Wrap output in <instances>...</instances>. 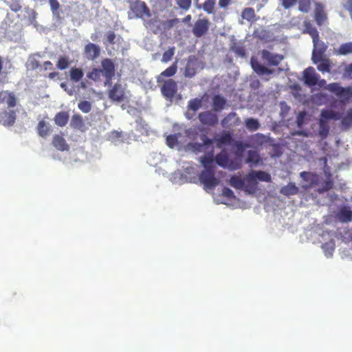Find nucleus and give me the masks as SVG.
Here are the masks:
<instances>
[{"mask_svg":"<svg viewBox=\"0 0 352 352\" xmlns=\"http://www.w3.org/2000/svg\"><path fill=\"white\" fill-rule=\"evenodd\" d=\"M52 144L56 149L61 151H68L69 149V144H67L65 138L60 135H55L53 137Z\"/></svg>","mask_w":352,"mask_h":352,"instance_id":"25","label":"nucleus"},{"mask_svg":"<svg viewBox=\"0 0 352 352\" xmlns=\"http://www.w3.org/2000/svg\"><path fill=\"white\" fill-rule=\"evenodd\" d=\"M85 54L87 59L94 60L100 56V47L96 44L89 43L85 47Z\"/></svg>","mask_w":352,"mask_h":352,"instance_id":"19","label":"nucleus"},{"mask_svg":"<svg viewBox=\"0 0 352 352\" xmlns=\"http://www.w3.org/2000/svg\"><path fill=\"white\" fill-rule=\"evenodd\" d=\"M320 76L316 72L314 68L309 67L303 72L304 84L309 87L316 85Z\"/></svg>","mask_w":352,"mask_h":352,"instance_id":"10","label":"nucleus"},{"mask_svg":"<svg viewBox=\"0 0 352 352\" xmlns=\"http://www.w3.org/2000/svg\"><path fill=\"white\" fill-rule=\"evenodd\" d=\"M6 4L9 6L10 10L13 12H19L21 10L22 7L19 4V0H11L6 1Z\"/></svg>","mask_w":352,"mask_h":352,"instance_id":"56","label":"nucleus"},{"mask_svg":"<svg viewBox=\"0 0 352 352\" xmlns=\"http://www.w3.org/2000/svg\"><path fill=\"white\" fill-rule=\"evenodd\" d=\"M340 118L341 114L338 111L330 109L321 110L318 120V135L321 139H325L329 133V122L332 120H338Z\"/></svg>","mask_w":352,"mask_h":352,"instance_id":"2","label":"nucleus"},{"mask_svg":"<svg viewBox=\"0 0 352 352\" xmlns=\"http://www.w3.org/2000/svg\"><path fill=\"white\" fill-rule=\"evenodd\" d=\"M70 126L74 129L82 131L85 129V125L82 116L78 113L73 115L70 121Z\"/></svg>","mask_w":352,"mask_h":352,"instance_id":"28","label":"nucleus"},{"mask_svg":"<svg viewBox=\"0 0 352 352\" xmlns=\"http://www.w3.org/2000/svg\"><path fill=\"white\" fill-rule=\"evenodd\" d=\"M4 94L5 96H3V98H5V102L8 107H14L16 106V98L15 96V95L12 93V92H10L8 91H4Z\"/></svg>","mask_w":352,"mask_h":352,"instance_id":"39","label":"nucleus"},{"mask_svg":"<svg viewBox=\"0 0 352 352\" xmlns=\"http://www.w3.org/2000/svg\"><path fill=\"white\" fill-rule=\"evenodd\" d=\"M69 118V116L68 112L60 111L56 114L54 117V122L56 125L63 127L67 124Z\"/></svg>","mask_w":352,"mask_h":352,"instance_id":"34","label":"nucleus"},{"mask_svg":"<svg viewBox=\"0 0 352 352\" xmlns=\"http://www.w3.org/2000/svg\"><path fill=\"white\" fill-rule=\"evenodd\" d=\"M109 98L113 102H122L125 98L124 85L117 82L109 90Z\"/></svg>","mask_w":352,"mask_h":352,"instance_id":"7","label":"nucleus"},{"mask_svg":"<svg viewBox=\"0 0 352 352\" xmlns=\"http://www.w3.org/2000/svg\"><path fill=\"white\" fill-rule=\"evenodd\" d=\"M70 79L73 82H78L84 76V72L82 69L77 67H72L69 71Z\"/></svg>","mask_w":352,"mask_h":352,"instance_id":"37","label":"nucleus"},{"mask_svg":"<svg viewBox=\"0 0 352 352\" xmlns=\"http://www.w3.org/2000/svg\"><path fill=\"white\" fill-rule=\"evenodd\" d=\"M107 139L117 145L122 142V132L113 131L107 135Z\"/></svg>","mask_w":352,"mask_h":352,"instance_id":"43","label":"nucleus"},{"mask_svg":"<svg viewBox=\"0 0 352 352\" xmlns=\"http://www.w3.org/2000/svg\"><path fill=\"white\" fill-rule=\"evenodd\" d=\"M177 62L173 63L170 67L166 69L161 74L157 76V81L158 83L164 82L163 77H170L173 76L177 72Z\"/></svg>","mask_w":352,"mask_h":352,"instance_id":"33","label":"nucleus"},{"mask_svg":"<svg viewBox=\"0 0 352 352\" xmlns=\"http://www.w3.org/2000/svg\"><path fill=\"white\" fill-rule=\"evenodd\" d=\"M241 16L243 19H245L249 22L254 21L255 20V13L254 9L252 8H245L242 12Z\"/></svg>","mask_w":352,"mask_h":352,"instance_id":"44","label":"nucleus"},{"mask_svg":"<svg viewBox=\"0 0 352 352\" xmlns=\"http://www.w3.org/2000/svg\"><path fill=\"white\" fill-rule=\"evenodd\" d=\"M196 74L195 63L191 61H188L184 72V75L186 78H192Z\"/></svg>","mask_w":352,"mask_h":352,"instance_id":"42","label":"nucleus"},{"mask_svg":"<svg viewBox=\"0 0 352 352\" xmlns=\"http://www.w3.org/2000/svg\"><path fill=\"white\" fill-rule=\"evenodd\" d=\"M102 75L104 77L113 78L115 75V64L111 59L104 58L101 62Z\"/></svg>","mask_w":352,"mask_h":352,"instance_id":"16","label":"nucleus"},{"mask_svg":"<svg viewBox=\"0 0 352 352\" xmlns=\"http://www.w3.org/2000/svg\"><path fill=\"white\" fill-rule=\"evenodd\" d=\"M342 125L344 129L352 127V109H349L342 118Z\"/></svg>","mask_w":352,"mask_h":352,"instance_id":"45","label":"nucleus"},{"mask_svg":"<svg viewBox=\"0 0 352 352\" xmlns=\"http://www.w3.org/2000/svg\"><path fill=\"white\" fill-rule=\"evenodd\" d=\"M106 38H107V42L110 44V45H113L116 43L115 41V39H116V34L113 32H108L106 34Z\"/></svg>","mask_w":352,"mask_h":352,"instance_id":"62","label":"nucleus"},{"mask_svg":"<svg viewBox=\"0 0 352 352\" xmlns=\"http://www.w3.org/2000/svg\"><path fill=\"white\" fill-rule=\"evenodd\" d=\"M177 91V85L175 80L168 79L164 82L161 87L162 95L167 99L171 100Z\"/></svg>","mask_w":352,"mask_h":352,"instance_id":"9","label":"nucleus"},{"mask_svg":"<svg viewBox=\"0 0 352 352\" xmlns=\"http://www.w3.org/2000/svg\"><path fill=\"white\" fill-rule=\"evenodd\" d=\"M336 217L341 223L352 221V210L347 206L340 207L336 212Z\"/></svg>","mask_w":352,"mask_h":352,"instance_id":"17","label":"nucleus"},{"mask_svg":"<svg viewBox=\"0 0 352 352\" xmlns=\"http://www.w3.org/2000/svg\"><path fill=\"white\" fill-rule=\"evenodd\" d=\"M298 10L303 12L307 13L310 10V1L309 0H298Z\"/></svg>","mask_w":352,"mask_h":352,"instance_id":"50","label":"nucleus"},{"mask_svg":"<svg viewBox=\"0 0 352 352\" xmlns=\"http://www.w3.org/2000/svg\"><path fill=\"white\" fill-rule=\"evenodd\" d=\"M129 19H141L143 20L145 17L150 18L151 13L146 4L140 0H136L130 5V11L129 12Z\"/></svg>","mask_w":352,"mask_h":352,"instance_id":"4","label":"nucleus"},{"mask_svg":"<svg viewBox=\"0 0 352 352\" xmlns=\"http://www.w3.org/2000/svg\"><path fill=\"white\" fill-rule=\"evenodd\" d=\"M69 66V62L67 58L61 57L58 59L57 63V67L59 69L63 70L67 68Z\"/></svg>","mask_w":352,"mask_h":352,"instance_id":"60","label":"nucleus"},{"mask_svg":"<svg viewBox=\"0 0 352 352\" xmlns=\"http://www.w3.org/2000/svg\"><path fill=\"white\" fill-rule=\"evenodd\" d=\"M25 16L28 18V21L30 25H32L36 30L40 28L39 24L36 21L38 14L36 12L31 8H25Z\"/></svg>","mask_w":352,"mask_h":352,"instance_id":"32","label":"nucleus"},{"mask_svg":"<svg viewBox=\"0 0 352 352\" xmlns=\"http://www.w3.org/2000/svg\"><path fill=\"white\" fill-rule=\"evenodd\" d=\"M174 54H175V47H170L168 50H166V52H164L162 58V62L165 63H168V61H170L171 60Z\"/></svg>","mask_w":352,"mask_h":352,"instance_id":"52","label":"nucleus"},{"mask_svg":"<svg viewBox=\"0 0 352 352\" xmlns=\"http://www.w3.org/2000/svg\"><path fill=\"white\" fill-rule=\"evenodd\" d=\"M324 6L318 2L315 3V20L318 25H322L327 19V15L324 10Z\"/></svg>","mask_w":352,"mask_h":352,"instance_id":"21","label":"nucleus"},{"mask_svg":"<svg viewBox=\"0 0 352 352\" xmlns=\"http://www.w3.org/2000/svg\"><path fill=\"white\" fill-rule=\"evenodd\" d=\"M328 100L327 94L320 92L313 96V100L318 104H324Z\"/></svg>","mask_w":352,"mask_h":352,"instance_id":"46","label":"nucleus"},{"mask_svg":"<svg viewBox=\"0 0 352 352\" xmlns=\"http://www.w3.org/2000/svg\"><path fill=\"white\" fill-rule=\"evenodd\" d=\"M230 185L235 188L241 189L245 188L246 190L250 192V188H248V182H246V177L243 179L239 177L233 176L230 178Z\"/></svg>","mask_w":352,"mask_h":352,"instance_id":"31","label":"nucleus"},{"mask_svg":"<svg viewBox=\"0 0 352 352\" xmlns=\"http://www.w3.org/2000/svg\"><path fill=\"white\" fill-rule=\"evenodd\" d=\"M267 142V136L261 133H257L254 135H251L248 139V143L245 144L244 148L249 147H258L262 146L263 144Z\"/></svg>","mask_w":352,"mask_h":352,"instance_id":"15","label":"nucleus"},{"mask_svg":"<svg viewBox=\"0 0 352 352\" xmlns=\"http://www.w3.org/2000/svg\"><path fill=\"white\" fill-rule=\"evenodd\" d=\"M250 65L253 71L258 76L271 75L275 72L274 69L267 67L253 58L250 60Z\"/></svg>","mask_w":352,"mask_h":352,"instance_id":"12","label":"nucleus"},{"mask_svg":"<svg viewBox=\"0 0 352 352\" xmlns=\"http://www.w3.org/2000/svg\"><path fill=\"white\" fill-rule=\"evenodd\" d=\"M240 122L241 119L236 117V113L231 112L221 120V125L224 128H229L237 126Z\"/></svg>","mask_w":352,"mask_h":352,"instance_id":"23","label":"nucleus"},{"mask_svg":"<svg viewBox=\"0 0 352 352\" xmlns=\"http://www.w3.org/2000/svg\"><path fill=\"white\" fill-rule=\"evenodd\" d=\"M227 100L221 95H214L212 99V111L216 112L221 111L226 107Z\"/></svg>","mask_w":352,"mask_h":352,"instance_id":"22","label":"nucleus"},{"mask_svg":"<svg viewBox=\"0 0 352 352\" xmlns=\"http://www.w3.org/2000/svg\"><path fill=\"white\" fill-rule=\"evenodd\" d=\"M335 243H322L321 248L327 257H331L335 250Z\"/></svg>","mask_w":352,"mask_h":352,"instance_id":"48","label":"nucleus"},{"mask_svg":"<svg viewBox=\"0 0 352 352\" xmlns=\"http://www.w3.org/2000/svg\"><path fill=\"white\" fill-rule=\"evenodd\" d=\"M314 64L317 65V69L320 72L322 73L329 72L331 66L329 60L327 58H323V56H322V58H319L318 60H317V63Z\"/></svg>","mask_w":352,"mask_h":352,"instance_id":"36","label":"nucleus"},{"mask_svg":"<svg viewBox=\"0 0 352 352\" xmlns=\"http://www.w3.org/2000/svg\"><path fill=\"white\" fill-rule=\"evenodd\" d=\"M101 74L102 72L100 69L94 68L92 71L87 74V77L89 79L96 81L100 78Z\"/></svg>","mask_w":352,"mask_h":352,"instance_id":"53","label":"nucleus"},{"mask_svg":"<svg viewBox=\"0 0 352 352\" xmlns=\"http://www.w3.org/2000/svg\"><path fill=\"white\" fill-rule=\"evenodd\" d=\"M300 188L294 182H289L288 184L282 186L279 190L280 194L289 198L291 196L298 194Z\"/></svg>","mask_w":352,"mask_h":352,"instance_id":"20","label":"nucleus"},{"mask_svg":"<svg viewBox=\"0 0 352 352\" xmlns=\"http://www.w3.org/2000/svg\"><path fill=\"white\" fill-rule=\"evenodd\" d=\"M199 162L204 167V170L199 175V180L204 185V188L207 191L213 189L218 184V180L214 177V169L217 164L230 170L240 168V164L231 160L228 152L225 150L221 151L215 157L213 155V152L208 153L200 157Z\"/></svg>","mask_w":352,"mask_h":352,"instance_id":"1","label":"nucleus"},{"mask_svg":"<svg viewBox=\"0 0 352 352\" xmlns=\"http://www.w3.org/2000/svg\"><path fill=\"white\" fill-rule=\"evenodd\" d=\"M162 160V156L160 153H151L147 158V163L152 166H156Z\"/></svg>","mask_w":352,"mask_h":352,"instance_id":"38","label":"nucleus"},{"mask_svg":"<svg viewBox=\"0 0 352 352\" xmlns=\"http://www.w3.org/2000/svg\"><path fill=\"white\" fill-rule=\"evenodd\" d=\"M212 144V140L207 137H204L203 139V144L200 143H190L189 144V146L192 149V151L195 153L201 152L204 149L208 148Z\"/></svg>","mask_w":352,"mask_h":352,"instance_id":"27","label":"nucleus"},{"mask_svg":"<svg viewBox=\"0 0 352 352\" xmlns=\"http://www.w3.org/2000/svg\"><path fill=\"white\" fill-rule=\"evenodd\" d=\"M231 139L232 137L230 133H223L215 136L214 140L216 142L217 147L222 148L223 146L229 144L231 142Z\"/></svg>","mask_w":352,"mask_h":352,"instance_id":"29","label":"nucleus"},{"mask_svg":"<svg viewBox=\"0 0 352 352\" xmlns=\"http://www.w3.org/2000/svg\"><path fill=\"white\" fill-rule=\"evenodd\" d=\"M201 106V100L199 98H195V99H192V100H190L189 102H188V109L193 111H197Z\"/></svg>","mask_w":352,"mask_h":352,"instance_id":"51","label":"nucleus"},{"mask_svg":"<svg viewBox=\"0 0 352 352\" xmlns=\"http://www.w3.org/2000/svg\"><path fill=\"white\" fill-rule=\"evenodd\" d=\"M338 54L343 56L352 54V42L344 43L340 45L338 49Z\"/></svg>","mask_w":352,"mask_h":352,"instance_id":"41","label":"nucleus"},{"mask_svg":"<svg viewBox=\"0 0 352 352\" xmlns=\"http://www.w3.org/2000/svg\"><path fill=\"white\" fill-rule=\"evenodd\" d=\"M145 28L148 30L155 34H157L160 30L161 23L160 21L157 18L154 17L148 21H146L144 18L143 20Z\"/></svg>","mask_w":352,"mask_h":352,"instance_id":"24","label":"nucleus"},{"mask_svg":"<svg viewBox=\"0 0 352 352\" xmlns=\"http://www.w3.org/2000/svg\"><path fill=\"white\" fill-rule=\"evenodd\" d=\"M216 3V0H206L202 6L197 4V8H203V10L208 14H212L214 12V8Z\"/></svg>","mask_w":352,"mask_h":352,"instance_id":"40","label":"nucleus"},{"mask_svg":"<svg viewBox=\"0 0 352 352\" xmlns=\"http://www.w3.org/2000/svg\"><path fill=\"white\" fill-rule=\"evenodd\" d=\"M263 61L267 66H277L283 60V55L263 50L261 52Z\"/></svg>","mask_w":352,"mask_h":352,"instance_id":"6","label":"nucleus"},{"mask_svg":"<svg viewBox=\"0 0 352 352\" xmlns=\"http://www.w3.org/2000/svg\"><path fill=\"white\" fill-rule=\"evenodd\" d=\"M261 161V158L258 151L254 150H250L248 151L245 162L250 164V167L257 166Z\"/></svg>","mask_w":352,"mask_h":352,"instance_id":"26","label":"nucleus"},{"mask_svg":"<svg viewBox=\"0 0 352 352\" xmlns=\"http://www.w3.org/2000/svg\"><path fill=\"white\" fill-rule=\"evenodd\" d=\"M327 89L335 94L344 104L352 100V87H343L338 82H332L327 85Z\"/></svg>","mask_w":352,"mask_h":352,"instance_id":"5","label":"nucleus"},{"mask_svg":"<svg viewBox=\"0 0 352 352\" xmlns=\"http://www.w3.org/2000/svg\"><path fill=\"white\" fill-rule=\"evenodd\" d=\"M136 129L141 133H144L147 131V124L142 118H138L135 121Z\"/></svg>","mask_w":352,"mask_h":352,"instance_id":"54","label":"nucleus"},{"mask_svg":"<svg viewBox=\"0 0 352 352\" xmlns=\"http://www.w3.org/2000/svg\"><path fill=\"white\" fill-rule=\"evenodd\" d=\"M307 113L303 111H300L296 118V124L298 128H301L305 124V120L306 118Z\"/></svg>","mask_w":352,"mask_h":352,"instance_id":"58","label":"nucleus"},{"mask_svg":"<svg viewBox=\"0 0 352 352\" xmlns=\"http://www.w3.org/2000/svg\"><path fill=\"white\" fill-rule=\"evenodd\" d=\"M271 179V175L263 170H251L246 175V182H248L250 192H254L256 190L258 181L270 182Z\"/></svg>","mask_w":352,"mask_h":352,"instance_id":"3","label":"nucleus"},{"mask_svg":"<svg viewBox=\"0 0 352 352\" xmlns=\"http://www.w3.org/2000/svg\"><path fill=\"white\" fill-rule=\"evenodd\" d=\"M167 145L173 148L177 144V138L176 135H170L166 138Z\"/></svg>","mask_w":352,"mask_h":352,"instance_id":"59","label":"nucleus"},{"mask_svg":"<svg viewBox=\"0 0 352 352\" xmlns=\"http://www.w3.org/2000/svg\"><path fill=\"white\" fill-rule=\"evenodd\" d=\"M60 85L69 96H73L74 93V88L73 87L69 88L65 82H61Z\"/></svg>","mask_w":352,"mask_h":352,"instance_id":"63","label":"nucleus"},{"mask_svg":"<svg viewBox=\"0 0 352 352\" xmlns=\"http://www.w3.org/2000/svg\"><path fill=\"white\" fill-rule=\"evenodd\" d=\"M323 164H324V171L325 175H327L326 180L321 184L320 186L317 188V192L320 194H322L324 192H327L331 189L333 186V182L331 178V175L329 173V168L327 167V160L326 158L322 159Z\"/></svg>","mask_w":352,"mask_h":352,"instance_id":"13","label":"nucleus"},{"mask_svg":"<svg viewBox=\"0 0 352 352\" xmlns=\"http://www.w3.org/2000/svg\"><path fill=\"white\" fill-rule=\"evenodd\" d=\"M49 3L50 6V9L52 12H54L56 10H59L60 3L58 0H49Z\"/></svg>","mask_w":352,"mask_h":352,"instance_id":"64","label":"nucleus"},{"mask_svg":"<svg viewBox=\"0 0 352 352\" xmlns=\"http://www.w3.org/2000/svg\"><path fill=\"white\" fill-rule=\"evenodd\" d=\"M51 131V125L50 123L46 122L44 120H41L38 122L37 125V131L41 137L43 138H47L50 134Z\"/></svg>","mask_w":352,"mask_h":352,"instance_id":"30","label":"nucleus"},{"mask_svg":"<svg viewBox=\"0 0 352 352\" xmlns=\"http://www.w3.org/2000/svg\"><path fill=\"white\" fill-rule=\"evenodd\" d=\"M26 66L30 69H36L40 67V63L35 56L30 55L26 63Z\"/></svg>","mask_w":352,"mask_h":352,"instance_id":"47","label":"nucleus"},{"mask_svg":"<svg viewBox=\"0 0 352 352\" xmlns=\"http://www.w3.org/2000/svg\"><path fill=\"white\" fill-rule=\"evenodd\" d=\"M305 32L308 33L312 38V41L319 38V33L316 28L311 25H307L306 27Z\"/></svg>","mask_w":352,"mask_h":352,"instance_id":"57","label":"nucleus"},{"mask_svg":"<svg viewBox=\"0 0 352 352\" xmlns=\"http://www.w3.org/2000/svg\"><path fill=\"white\" fill-rule=\"evenodd\" d=\"M78 109L84 113H87L91 110V104L89 101L83 100L78 104Z\"/></svg>","mask_w":352,"mask_h":352,"instance_id":"49","label":"nucleus"},{"mask_svg":"<svg viewBox=\"0 0 352 352\" xmlns=\"http://www.w3.org/2000/svg\"><path fill=\"white\" fill-rule=\"evenodd\" d=\"M246 129L250 131H255L260 129L261 124L258 119L254 118H248L244 121Z\"/></svg>","mask_w":352,"mask_h":352,"instance_id":"35","label":"nucleus"},{"mask_svg":"<svg viewBox=\"0 0 352 352\" xmlns=\"http://www.w3.org/2000/svg\"><path fill=\"white\" fill-rule=\"evenodd\" d=\"M177 5L180 9L188 10L191 6L192 0H175Z\"/></svg>","mask_w":352,"mask_h":352,"instance_id":"55","label":"nucleus"},{"mask_svg":"<svg viewBox=\"0 0 352 352\" xmlns=\"http://www.w3.org/2000/svg\"><path fill=\"white\" fill-rule=\"evenodd\" d=\"M210 28V22L206 19H199L195 23L192 28V33L195 36L200 38L205 35Z\"/></svg>","mask_w":352,"mask_h":352,"instance_id":"8","label":"nucleus"},{"mask_svg":"<svg viewBox=\"0 0 352 352\" xmlns=\"http://www.w3.org/2000/svg\"><path fill=\"white\" fill-rule=\"evenodd\" d=\"M314 49L312 52V61L314 63H316L317 60H318L319 58H322L323 56L324 53L325 52L327 46V45L322 41L319 39V38L313 41Z\"/></svg>","mask_w":352,"mask_h":352,"instance_id":"11","label":"nucleus"},{"mask_svg":"<svg viewBox=\"0 0 352 352\" xmlns=\"http://www.w3.org/2000/svg\"><path fill=\"white\" fill-rule=\"evenodd\" d=\"M200 122L205 125L214 126L218 122V116L212 111H204L199 114Z\"/></svg>","mask_w":352,"mask_h":352,"instance_id":"18","label":"nucleus"},{"mask_svg":"<svg viewBox=\"0 0 352 352\" xmlns=\"http://www.w3.org/2000/svg\"><path fill=\"white\" fill-rule=\"evenodd\" d=\"M16 121V112L14 110H5L0 112V124L4 126H12Z\"/></svg>","mask_w":352,"mask_h":352,"instance_id":"14","label":"nucleus"},{"mask_svg":"<svg viewBox=\"0 0 352 352\" xmlns=\"http://www.w3.org/2000/svg\"><path fill=\"white\" fill-rule=\"evenodd\" d=\"M300 177L302 179H304L305 181H307V182H312L314 181L313 175L309 172H306V171L301 172L300 173Z\"/></svg>","mask_w":352,"mask_h":352,"instance_id":"61","label":"nucleus"}]
</instances>
